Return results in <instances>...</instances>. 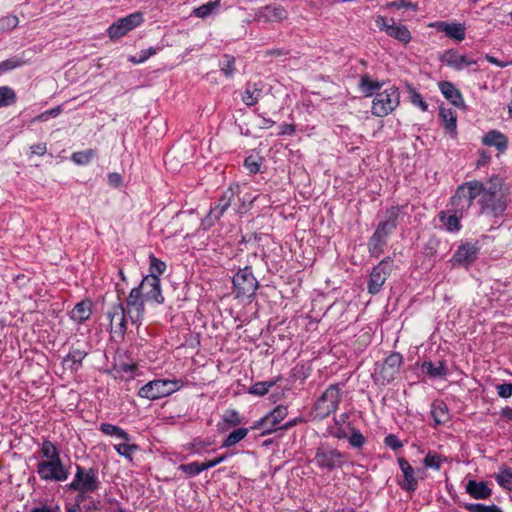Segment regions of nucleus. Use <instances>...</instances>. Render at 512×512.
I'll list each match as a JSON object with an SVG mask.
<instances>
[{"label": "nucleus", "mask_w": 512, "mask_h": 512, "mask_svg": "<svg viewBox=\"0 0 512 512\" xmlns=\"http://www.w3.org/2000/svg\"><path fill=\"white\" fill-rule=\"evenodd\" d=\"M480 213L499 216L507 207V192L501 178L493 176L483 184V192L478 199Z\"/></svg>", "instance_id": "nucleus-1"}, {"label": "nucleus", "mask_w": 512, "mask_h": 512, "mask_svg": "<svg viewBox=\"0 0 512 512\" xmlns=\"http://www.w3.org/2000/svg\"><path fill=\"white\" fill-rule=\"evenodd\" d=\"M483 192V183L479 181H468L460 185L452 197V206L456 212L463 215L471 207L476 198H480Z\"/></svg>", "instance_id": "nucleus-2"}, {"label": "nucleus", "mask_w": 512, "mask_h": 512, "mask_svg": "<svg viewBox=\"0 0 512 512\" xmlns=\"http://www.w3.org/2000/svg\"><path fill=\"white\" fill-rule=\"evenodd\" d=\"M400 104V92L397 87L389 86L374 95L371 113L376 117H385Z\"/></svg>", "instance_id": "nucleus-3"}, {"label": "nucleus", "mask_w": 512, "mask_h": 512, "mask_svg": "<svg viewBox=\"0 0 512 512\" xmlns=\"http://www.w3.org/2000/svg\"><path fill=\"white\" fill-rule=\"evenodd\" d=\"M399 214V208L392 207L386 213V220L381 221L369 240V251L374 256H379L382 252V246L386 238L396 226V219Z\"/></svg>", "instance_id": "nucleus-4"}, {"label": "nucleus", "mask_w": 512, "mask_h": 512, "mask_svg": "<svg viewBox=\"0 0 512 512\" xmlns=\"http://www.w3.org/2000/svg\"><path fill=\"white\" fill-rule=\"evenodd\" d=\"M183 387L181 380L158 379L153 380L140 388L138 395L142 398L156 400L169 396Z\"/></svg>", "instance_id": "nucleus-5"}, {"label": "nucleus", "mask_w": 512, "mask_h": 512, "mask_svg": "<svg viewBox=\"0 0 512 512\" xmlns=\"http://www.w3.org/2000/svg\"><path fill=\"white\" fill-rule=\"evenodd\" d=\"M100 485L96 471L77 467V471L69 488L81 494H88L96 491Z\"/></svg>", "instance_id": "nucleus-6"}, {"label": "nucleus", "mask_w": 512, "mask_h": 512, "mask_svg": "<svg viewBox=\"0 0 512 512\" xmlns=\"http://www.w3.org/2000/svg\"><path fill=\"white\" fill-rule=\"evenodd\" d=\"M143 22L144 16L141 12L131 13L112 23L107 29V35L112 40L119 39L139 27Z\"/></svg>", "instance_id": "nucleus-7"}, {"label": "nucleus", "mask_w": 512, "mask_h": 512, "mask_svg": "<svg viewBox=\"0 0 512 512\" xmlns=\"http://www.w3.org/2000/svg\"><path fill=\"white\" fill-rule=\"evenodd\" d=\"M375 24L380 31L385 32L388 36L396 39L402 44L406 45L412 40V35L407 26L396 23L391 18L379 15L375 18Z\"/></svg>", "instance_id": "nucleus-8"}, {"label": "nucleus", "mask_w": 512, "mask_h": 512, "mask_svg": "<svg viewBox=\"0 0 512 512\" xmlns=\"http://www.w3.org/2000/svg\"><path fill=\"white\" fill-rule=\"evenodd\" d=\"M402 364V356L398 353L389 355L385 361L375 368L374 379L380 384H386L392 381L399 373Z\"/></svg>", "instance_id": "nucleus-9"}, {"label": "nucleus", "mask_w": 512, "mask_h": 512, "mask_svg": "<svg viewBox=\"0 0 512 512\" xmlns=\"http://www.w3.org/2000/svg\"><path fill=\"white\" fill-rule=\"evenodd\" d=\"M134 289H138L139 295L146 303L160 305L164 302L159 278L145 276L139 286Z\"/></svg>", "instance_id": "nucleus-10"}, {"label": "nucleus", "mask_w": 512, "mask_h": 512, "mask_svg": "<svg viewBox=\"0 0 512 512\" xmlns=\"http://www.w3.org/2000/svg\"><path fill=\"white\" fill-rule=\"evenodd\" d=\"M37 473L45 481H65L68 478V471L61 462V459L53 461H39Z\"/></svg>", "instance_id": "nucleus-11"}, {"label": "nucleus", "mask_w": 512, "mask_h": 512, "mask_svg": "<svg viewBox=\"0 0 512 512\" xmlns=\"http://www.w3.org/2000/svg\"><path fill=\"white\" fill-rule=\"evenodd\" d=\"M287 414V407L278 405L270 413L256 421L252 428L262 430V435L271 434L277 430L278 425L286 418Z\"/></svg>", "instance_id": "nucleus-12"}, {"label": "nucleus", "mask_w": 512, "mask_h": 512, "mask_svg": "<svg viewBox=\"0 0 512 512\" xmlns=\"http://www.w3.org/2000/svg\"><path fill=\"white\" fill-rule=\"evenodd\" d=\"M341 398V389L338 385L329 386L316 403L318 416L325 417L336 411Z\"/></svg>", "instance_id": "nucleus-13"}, {"label": "nucleus", "mask_w": 512, "mask_h": 512, "mask_svg": "<svg viewBox=\"0 0 512 512\" xmlns=\"http://www.w3.org/2000/svg\"><path fill=\"white\" fill-rule=\"evenodd\" d=\"M233 285L236 297L251 296L258 287L257 280L248 268L242 269L235 274Z\"/></svg>", "instance_id": "nucleus-14"}, {"label": "nucleus", "mask_w": 512, "mask_h": 512, "mask_svg": "<svg viewBox=\"0 0 512 512\" xmlns=\"http://www.w3.org/2000/svg\"><path fill=\"white\" fill-rule=\"evenodd\" d=\"M392 268L393 262L390 259H384L373 268L368 282V290L371 294H376L381 290Z\"/></svg>", "instance_id": "nucleus-15"}, {"label": "nucleus", "mask_w": 512, "mask_h": 512, "mask_svg": "<svg viewBox=\"0 0 512 512\" xmlns=\"http://www.w3.org/2000/svg\"><path fill=\"white\" fill-rule=\"evenodd\" d=\"M439 59L444 65L456 71H461L477 65V60L469 58L467 55L461 54L455 49L445 50L440 55Z\"/></svg>", "instance_id": "nucleus-16"}, {"label": "nucleus", "mask_w": 512, "mask_h": 512, "mask_svg": "<svg viewBox=\"0 0 512 512\" xmlns=\"http://www.w3.org/2000/svg\"><path fill=\"white\" fill-rule=\"evenodd\" d=\"M315 462L320 468L334 469L344 463L343 455L330 447H319L315 455Z\"/></svg>", "instance_id": "nucleus-17"}, {"label": "nucleus", "mask_w": 512, "mask_h": 512, "mask_svg": "<svg viewBox=\"0 0 512 512\" xmlns=\"http://www.w3.org/2000/svg\"><path fill=\"white\" fill-rule=\"evenodd\" d=\"M146 301L139 295L138 289H132L126 303V313L133 324L142 322L145 314Z\"/></svg>", "instance_id": "nucleus-18"}, {"label": "nucleus", "mask_w": 512, "mask_h": 512, "mask_svg": "<svg viewBox=\"0 0 512 512\" xmlns=\"http://www.w3.org/2000/svg\"><path fill=\"white\" fill-rule=\"evenodd\" d=\"M429 27L444 32L448 37L458 42L463 41L466 36V27L459 22L436 21L430 23Z\"/></svg>", "instance_id": "nucleus-19"}, {"label": "nucleus", "mask_w": 512, "mask_h": 512, "mask_svg": "<svg viewBox=\"0 0 512 512\" xmlns=\"http://www.w3.org/2000/svg\"><path fill=\"white\" fill-rule=\"evenodd\" d=\"M479 248L475 244L465 243L458 247L452 257L453 264L468 266L478 256Z\"/></svg>", "instance_id": "nucleus-20"}, {"label": "nucleus", "mask_w": 512, "mask_h": 512, "mask_svg": "<svg viewBox=\"0 0 512 512\" xmlns=\"http://www.w3.org/2000/svg\"><path fill=\"white\" fill-rule=\"evenodd\" d=\"M398 464L403 475V480L400 482V486L407 491H415L418 487V482L415 477L414 468L404 458H399Z\"/></svg>", "instance_id": "nucleus-21"}, {"label": "nucleus", "mask_w": 512, "mask_h": 512, "mask_svg": "<svg viewBox=\"0 0 512 512\" xmlns=\"http://www.w3.org/2000/svg\"><path fill=\"white\" fill-rule=\"evenodd\" d=\"M126 310L121 304L114 305L107 312L111 330L116 333H123L125 330Z\"/></svg>", "instance_id": "nucleus-22"}, {"label": "nucleus", "mask_w": 512, "mask_h": 512, "mask_svg": "<svg viewBox=\"0 0 512 512\" xmlns=\"http://www.w3.org/2000/svg\"><path fill=\"white\" fill-rule=\"evenodd\" d=\"M482 143L488 147H494L499 153L506 151L508 139L505 134L498 130H490L482 137Z\"/></svg>", "instance_id": "nucleus-23"}, {"label": "nucleus", "mask_w": 512, "mask_h": 512, "mask_svg": "<svg viewBox=\"0 0 512 512\" xmlns=\"http://www.w3.org/2000/svg\"><path fill=\"white\" fill-rule=\"evenodd\" d=\"M439 90L442 95L454 106L464 107V100L461 92L455 85L449 81H441L438 83Z\"/></svg>", "instance_id": "nucleus-24"}, {"label": "nucleus", "mask_w": 512, "mask_h": 512, "mask_svg": "<svg viewBox=\"0 0 512 512\" xmlns=\"http://www.w3.org/2000/svg\"><path fill=\"white\" fill-rule=\"evenodd\" d=\"M257 17L258 20L263 22H276L285 19L287 12L281 6L269 5L261 8L257 13Z\"/></svg>", "instance_id": "nucleus-25"}, {"label": "nucleus", "mask_w": 512, "mask_h": 512, "mask_svg": "<svg viewBox=\"0 0 512 512\" xmlns=\"http://www.w3.org/2000/svg\"><path fill=\"white\" fill-rule=\"evenodd\" d=\"M462 217L459 212H456L454 208V212L452 211H442L439 214V219L442 226L449 232H457L461 229L460 218Z\"/></svg>", "instance_id": "nucleus-26"}, {"label": "nucleus", "mask_w": 512, "mask_h": 512, "mask_svg": "<svg viewBox=\"0 0 512 512\" xmlns=\"http://www.w3.org/2000/svg\"><path fill=\"white\" fill-rule=\"evenodd\" d=\"M234 194L235 192L232 188L227 189L224 192L223 197L220 199L219 204L211 208L207 221L212 219L218 220L230 206Z\"/></svg>", "instance_id": "nucleus-27"}, {"label": "nucleus", "mask_w": 512, "mask_h": 512, "mask_svg": "<svg viewBox=\"0 0 512 512\" xmlns=\"http://www.w3.org/2000/svg\"><path fill=\"white\" fill-rule=\"evenodd\" d=\"M439 116L445 126V129L454 136L457 127V116L453 109L441 106L439 109Z\"/></svg>", "instance_id": "nucleus-28"}, {"label": "nucleus", "mask_w": 512, "mask_h": 512, "mask_svg": "<svg viewBox=\"0 0 512 512\" xmlns=\"http://www.w3.org/2000/svg\"><path fill=\"white\" fill-rule=\"evenodd\" d=\"M466 491L475 499H485L491 494V489L484 482L469 480Z\"/></svg>", "instance_id": "nucleus-29"}, {"label": "nucleus", "mask_w": 512, "mask_h": 512, "mask_svg": "<svg viewBox=\"0 0 512 512\" xmlns=\"http://www.w3.org/2000/svg\"><path fill=\"white\" fill-rule=\"evenodd\" d=\"M431 415L437 425L448 422L450 418L448 407L442 401H435L432 404Z\"/></svg>", "instance_id": "nucleus-30"}, {"label": "nucleus", "mask_w": 512, "mask_h": 512, "mask_svg": "<svg viewBox=\"0 0 512 512\" xmlns=\"http://www.w3.org/2000/svg\"><path fill=\"white\" fill-rule=\"evenodd\" d=\"M383 86V83L378 80H373L369 76H362L359 81V88L361 92L367 96L371 97L375 95L376 91H379Z\"/></svg>", "instance_id": "nucleus-31"}, {"label": "nucleus", "mask_w": 512, "mask_h": 512, "mask_svg": "<svg viewBox=\"0 0 512 512\" xmlns=\"http://www.w3.org/2000/svg\"><path fill=\"white\" fill-rule=\"evenodd\" d=\"M91 303L82 301L71 311V319L79 323L86 321L91 315Z\"/></svg>", "instance_id": "nucleus-32"}, {"label": "nucleus", "mask_w": 512, "mask_h": 512, "mask_svg": "<svg viewBox=\"0 0 512 512\" xmlns=\"http://www.w3.org/2000/svg\"><path fill=\"white\" fill-rule=\"evenodd\" d=\"M99 429L107 436L114 437L126 442L130 441V436L128 433L119 426L110 423H102Z\"/></svg>", "instance_id": "nucleus-33"}, {"label": "nucleus", "mask_w": 512, "mask_h": 512, "mask_svg": "<svg viewBox=\"0 0 512 512\" xmlns=\"http://www.w3.org/2000/svg\"><path fill=\"white\" fill-rule=\"evenodd\" d=\"M220 7V0L209 1L193 9V15L198 18H207L214 14Z\"/></svg>", "instance_id": "nucleus-34"}, {"label": "nucleus", "mask_w": 512, "mask_h": 512, "mask_svg": "<svg viewBox=\"0 0 512 512\" xmlns=\"http://www.w3.org/2000/svg\"><path fill=\"white\" fill-rule=\"evenodd\" d=\"M422 371L432 378L442 377L446 374V368L443 362H424L422 364Z\"/></svg>", "instance_id": "nucleus-35"}, {"label": "nucleus", "mask_w": 512, "mask_h": 512, "mask_svg": "<svg viewBox=\"0 0 512 512\" xmlns=\"http://www.w3.org/2000/svg\"><path fill=\"white\" fill-rule=\"evenodd\" d=\"M166 271V263L162 260L155 257L153 254L149 255V274L147 276H152L155 278H159Z\"/></svg>", "instance_id": "nucleus-36"}, {"label": "nucleus", "mask_w": 512, "mask_h": 512, "mask_svg": "<svg viewBox=\"0 0 512 512\" xmlns=\"http://www.w3.org/2000/svg\"><path fill=\"white\" fill-rule=\"evenodd\" d=\"M41 456L42 459L40 461H53L56 459H60L59 450L50 441H44L42 443Z\"/></svg>", "instance_id": "nucleus-37"}, {"label": "nucleus", "mask_w": 512, "mask_h": 512, "mask_svg": "<svg viewBox=\"0 0 512 512\" xmlns=\"http://www.w3.org/2000/svg\"><path fill=\"white\" fill-rule=\"evenodd\" d=\"M248 434L247 428H238L232 431L223 442V447H231L241 440H243Z\"/></svg>", "instance_id": "nucleus-38"}, {"label": "nucleus", "mask_w": 512, "mask_h": 512, "mask_svg": "<svg viewBox=\"0 0 512 512\" xmlns=\"http://www.w3.org/2000/svg\"><path fill=\"white\" fill-rule=\"evenodd\" d=\"M16 101V94L14 90L8 86L0 87V108L7 107L14 104Z\"/></svg>", "instance_id": "nucleus-39"}, {"label": "nucleus", "mask_w": 512, "mask_h": 512, "mask_svg": "<svg viewBox=\"0 0 512 512\" xmlns=\"http://www.w3.org/2000/svg\"><path fill=\"white\" fill-rule=\"evenodd\" d=\"M261 95V90L258 89L256 86H249L246 88V90L243 93L242 101L247 106H252L256 104L259 100V97Z\"/></svg>", "instance_id": "nucleus-40"}, {"label": "nucleus", "mask_w": 512, "mask_h": 512, "mask_svg": "<svg viewBox=\"0 0 512 512\" xmlns=\"http://www.w3.org/2000/svg\"><path fill=\"white\" fill-rule=\"evenodd\" d=\"M179 470L186 473L189 476H196L203 472L204 470H207L205 467V463H199V462H191L188 464H182L179 466Z\"/></svg>", "instance_id": "nucleus-41"}, {"label": "nucleus", "mask_w": 512, "mask_h": 512, "mask_svg": "<svg viewBox=\"0 0 512 512\" xmlns=\"http://www.w3.org/2000/svg\"><path fill=\"white\" fill-rule=\"evenodd\" d=\"M444 461L445 458L441 455L434 452H429L424 458V465L427 468L438 470Z\"/></svg>", "instance_id": "nucleus-42"}, {"label": "nucleus", "mask_w": 512, "mask_h": 512, "mask_svg": "<svg viewBox=\"0 0 512 512\" xmlns=\"http://www.w3.org/2000/svg\"><path fill=\"white\" fill-rule=\"evenodd\" d=\"M273 385L274 383L271 381L257 382L249 388L248 393L256 396H264Z\"/></svg>", "instance_id": "nucleus-43"}, {"label": "nucleus", "mask_w": 512, "mask_h": 512, "mask_svg": "<svg viewBox=\"0 0 512 512\" xmlns=\"http://www.w3.org/2000/svg\"><path fill=\"white\" fill-rule=\"evenodd\" d=\"M94 151L89 149L86 151H79L72 154L71 159L77 165H87L94 157Z\"/></svg>", "instance_id": "nucleus-44"}, {"label": "nucleus", "mask_w": 512, "mask_h": 512, "mask_svg": "<svg viewBox=\"0 0 512 512\" xmlns=\"http://www.w3.org/2000/svg\"><path fill=\"white\" fill-rule=\"evenodd\" d=\"M114 449L117 453L127 459H132L134 452L137 450V446L129 444V442L123 441L120 444L114 445Z\"/></svg>", "instance_id": "nucleus-45"}, {"label": "nucleus", "mask_w": 512, "mask_h": 512, "mask_svg": "<svg viewBox=\"0 0 512 512\" xmlns=\"http://www.w3.org/2000/svg\"><path fill=\"white\" fill-rule=\"evenodd\" d=\"M261 163V157L257 155H250L245 159L244 166L251 174H256L260 170Z\"/></svg>", "instance_id": "nucleus-46"}, {"label": "nucleus", "mask_w": 512, "mask_h": 512, "mask_svg": "<svg viewBox=\"0 0 512 512\" xmlns=\"http://www.w3.org/2000/svg\"><path fill=\"white\" fill-rule=\"evenodd\" d=\"M221 71L225 74L227 77H232L235 73V60L233 57L225 55L221 62Z\"/></svg>", "instance_id": "nucleus-47"}, {"label": "nucleus", "mask_w": 512, "mask_h": 512, "mask_svg": "<svg viewBox=\"0 0 512 512\" xmlns=\"http://www.w3.org/2000/svg\"><path fill=\"white\" fill-rule=\"evenodd\" d=\"M29 512H60V506L54 502H42L32 507Z\"/></svg>", "instance_id": "nucleus-48"}, {"label": "nucleus", "mask_w": 512, "mask_h": 512, "mask_svg": "<svg viewBox=\"0 0 512 512\" xmlns=\"http://www.w3.org/2000/svg\"><path fill=\"white\" fill-rule=\"evenodd\" d=\"M62 112V107L61 106H56L54 108H51L49 110H46L44 112H42L41 114H39L37 117H35L34 121H38V122H45V121H48L50 118H55L57 116H59Z\"/></svg>", "instance_id": "nucleus-49"}, {"label": "nucleus", "mask_w": 512, "mask_h": 512, "mask_svg": "<svg viewBox=\"0 0 512 512\" xmlns=\"http://www.w3.org/2000/svg\"><path fill=\"white\" fill-rule=\"evenodd\" d=\"M157 53V50L153 47H149L147 49L141 50L139 53V57L130 56L129 61L135 64H140L145 62L147 59H149L151 56L155 55Z\"/></svg>", "instance_id": "nucleus-50"}, {"label": "nucleus", "mask_w": 512, "mask_h": 512, "mask_svg": "<svg viewBox=\"0 0 512 512\" xmlns=\"http://www.w3.org/2000/svg\"><path fill=\"white\" fill-rule=\"evenodd\" d=\"M497 481L501 486L511 489L512 488V469L502 470L497 475Z\"/></svg>", "instance_id": "nucleus-51"}, {"label": "nucleus", "mask_w": 512, "mask_h": 512, "mask_svg": "<svg viewBox=\"0 0 512 512\" xmlns=\"http://www.w3.org/2000/svg\"><path fill=\"white\" fill-rule=\"evenodd\" d=\"M19 20L15 15H8L0 19V29L11 30L18 26Z\"/></svg>", "instance_id": "nucleus-52"}, {"label": "nucleus", "mask_w": 512, "mask_h": 512, "mask_svg": "<svg viewBox=\"0 0 512 512\" xmlns=\"http://www.w3.org/2000/svg\"><path fill=\"white\" fill-rule=\"evenodd\" d=\"M410 101L414 106L418 107L422 111H427L428 104L425 102L423 97L415 90H412L410 92Z\"/></svg>", "instance_id": "nucleus-53"}, {"label": "nucleus", "mask_w": 512, "mask_h": 512, "mask_svg": "<svg viewBox=\"0 0 512 512\" xmlns=\"http://www.w3.org/2000/svg\"><path fill=\"white\" fill-rule=\"evenodd\" d=\"M223 419L226 423L230 425H238L241 423V419L239 413L236 410H228L225 412Z\"/></svg>", "instance_id": "nucleus-54"}, {"label": "nucleus", "mask_w": 512, "mask_h": 512, "mask_svg": "<svg viewBox=\"0 0 512 512\" xmlns=\"http://www.w3.org/2000/svg\"><path fill=\"white\" fill-rule=\"evenodd\" d=\"M349 443L353 447L360 448L364 445L365 438L359 431L354 430L349 437Z\"/></svg>", "instance_id": "nucleus-55"}, {"label": "nucleus", "mask_w": 512, "mask_h": 512, "mask_svg": "<svg viewBox=\"0 0 512 512\" xmlns=\"http://www.w3.org/2000/svg\"><path fill=\"white\" fill-rule=\"evenodd\" d=\"M497 394L501 398H510L512 396V384L511 383H503L496 387Z\"/></svg>", "instance_id": "nucleus-56"}, {"label": "nucleus", "mask_w": 512, "mask_h": 512, "mask_svg": "<svg viewBox=\"0 0 512 512\" xmlns=\"http://www.w3.org/2000/svg\"><path fill=\"white\" fill-rule=\"evenodd\" d=\"M21 65V61L15 58H11L8 60H5L3 62H0V72H6L9 70H12L14 68H17Z\"/></svg>", "instance_id": "nucleus-57"}, {"label": "nucleus", "mask_w": 512, "mask_h": 512, "mask_svg": "<svg viewBox=\"0 0 512 512\" xmlns=\"http://www.w3.org/2000/svg\"><path fill=\"white\" fill-rule=\"evenodd\" d=\"M385 444L393 450H397L402 447L401 441L393 434H389L385 437Z\"/></svg>", "instance_id": "nucleus-58"}, {"label": "nucleus", "mask_w": 512, "mask_h": 512, "mask_svg": "<svg viewBox=\"0 0 512 512\" xmlns=\"http://www.w3.org/2000/svg\"><path fill=\"white\" fill-rule=\"evenodd\" d=\"M473 512H502L497 506H487L483 504H475L472 507Z\"/></svg>", "instance_id": "nucleus-59"}, {"label": "nucleus", "mask_w": 512, "mask_h": 512, "mask_svg": "<svg viewBox=\"0 0 512 512\" xmlns=\"http://www.w3.org/2000/svg\"><path fill=\"white\" fill-rule=\"evenodd\" d=\"M31 154L43 156L47 151L46 143H37L30 147Z\"/></svg>", "instance_id": "nucleus-60"}, {"label": "nucleus", "mask_w": 512, "mask_h": 512, "mask_svg": "<svg viewBox=\"0 0 512 512\" xmlns=\"http://www.w3.org/2000/svg\"><path fill=\"white\" fill-rule=\"evenodd\" d=\"M108 184L112 187H119L122 184V176L113 172L108 175Z\"/></svg>", "instance_id": "nucleus-61"}, {"label": "nucleus", "mask_w": 512, "mask_h": 512, "mask_svg": "<svg viewBox=\"0 0 512 512\" xmlns=\"http://www.w3.org/2000/svg\"><path fill=\"white\" fill-rule=\"evenodd\" d=\"M228 456H229L228 454H224L215 459L204 462L206 469L213 468V467L217 466L218 464L226 461Z\"/></svg>", "instance_id": "nucleus-62"}, {"label": "nucleus", "mask_w": 512, "mask_h": 512, "mask_svg": "<svg viewBox=\"0 0 512 512\" xmlns=\"http://www.w3.org/2000/svg\"><path fill=\"white\" fill-rule=\"evenodd\" d=\"M485 59H486L489 63H491V64H493V65H496V66H498V67H501V68L507 67V66L509 65V63H508V62L500 61V60H498L497 58H495V57H493V56H491V55H489V54L485 55Z\"/></svg>", "instance_id": "nucleus-63"}, {"label": "nucleus", "mask_w": 512, "mask_h": 512, "mask_svg": "<svg viewBox=\"0 0 512 512\" xmlns=\"http://www.w3.org/2000/svg\"><path fill=\"white\" fill-rule=\"evenodd\" d=\"M279 128L280 135H292L295 132V127L291 124H282Z\"/></svg>", "instance_id": "nucleus-64"}]
</instances>
